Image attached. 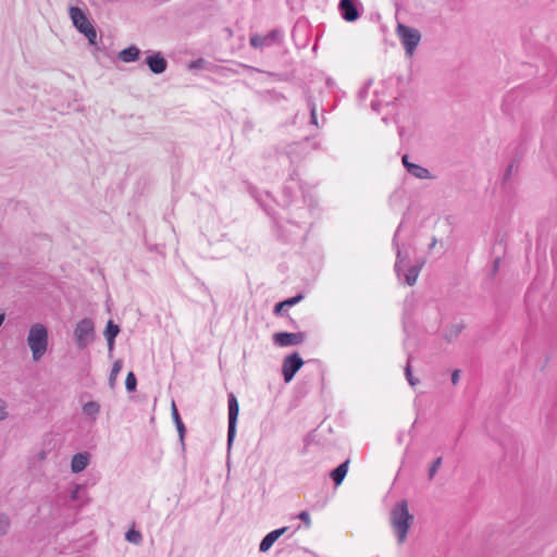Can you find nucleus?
<instances>
[{"mask_svg":"<svg viewBox=\"0 0 557 557\" xmlns=\"http://www.w3.org/2000/svg\"><path fill=\"white\" fill-rule=\"evenodd\" d=\"M147 64L154 74L163 73L166 69V60L160 53H156L147 58Z\"/></svg>","mask_w":557,"mask_h":557,"instance_id":"obj_13","label":"nucleus"},{"mask_svg":"<svg viewBox=\"0 0 557 557\" xmlns=\"http://www.w3.org/2000/svg\"><path fill=\"white\" fill-rule=\"evenodd\" d=\"M297 517L305 523L306 528H310L311 519H310V515L308 511L304 510V511L299 512V515Z\"/></svg>","mask_w":557,"mask_h":557,"instance_id":"obj_29","label":"nucleus"},{"mask_svg":"<svg viewBox=\"0 0 557 557\" xmlns=\"http://www.w3.org/2000/svg\"><path fill=\"white\" fill-rule=\"evenodd\" d=\"M137 380L133 372H128L125 380L126 389L132 392L136 388Z\"/></svg>","mask_w":557,"mask_h":557,"instance_id":"obj_26","label":"nucleus"},{"mask_svg":"<svg viewBox=\"0 0 557 557\" xmlns=\"http://www.w3.org/2000/svg\"><path fill=\"white\" fill-rule=\"evenodd\" d=\"M7 417V406L3 400L0 399V420Z\"/></svg>","mask_w":557,"mask_h":557,"instance_id":"obj_34","label":"nucleus"},{"mask_svg":"<svg viewBox=\"0 0 557 557\" xmlns=\"http://www.w3.org/2000/svg\"><path fill=\"white\" fill-rule=\"evenodd\" d=\"M284 309H285V307H284L283 302H282V301H281V302H277V304L274 306V308H273V313H274L275 315H285Z\"/></svg>","mask_w":557,"mask_h":557,"instance_id":"obj_32","label":"nucleus"},{"mask_svg":"<svg viewBox=\"0 0 557 557\" xmlns=\"http://www.w3.org/2000/svg\"><path fill=\"white\" fill-rule=\"evenodd\" d=\"M459 377H460V371L459 370L453 371V373H451V383L454 385H456L459 382Z\"/></svg>","mask_w":557,"mask_h":557,"instance_id":"obj_35","label":"nucleus"},{"mask_svg":"<svg viewBox=\"0 0 557 557\" xmlns=\"http://www.w3.org/2000/svg\"><path fill=\"white\" fill-rule=\"evenodd\" d=\"M308 104H309V108H310V122L313 125H318L315 106L311 101H309Z\"/></svg>","mask_w":557,"mask_h":557,"instance_id":"obj_30","label":"nucleus"},{"mask_svg":"<svg viewBox=\"0 0 557 557\" xmlns=\"http://www.w3.org/2000/svg\"><path fill=\"white\" fill-rule=\"evenodd\" d=\"M100 411V406L96 401H88L83 406V412L95 420Z\"/></svg>","mask_w":557,"mask_h":557,"instance_id":"obj_21","label":"nucleus"},{"mask_svg":"<svg viewBox=\"0 0 557 557\" xmlns=\"http://www.w3.org/2000/svg\"><path fill=\"white\" fill-rule=\"evenodd\" d=\"M410 359H411V357L408 356L407 364L405 367V375H406V379H407L408 383L411 386H416L419 381L412 375L411 366H410Z\"/></svg>","mask_w":557,"mask_h":557,"instance_id":"obj_24","label":"nucleus"},{"mask_svg":"<svg viewBox=\"0 0 557 557\" xmlns=\"http://www.w3.org/2000/svg\"><path fill=\"white\" fill-rule=\"evenodd\" d=\"M304 361L298 352L287 356L282 363V373L285 382H290L297 371L302 367Z\"/></svg>","mask_w":557,"mask_h":557,"instance_id":"obj_7","label":"nucleus"},{"mask_svg":"<svg viewBox=\"0 0 557 557\" xmlns=\"http://www.w3.org/2000/svg\"><path fill=\"white\" fill-rule=\"evenodd\" d=\"M395 33L405 49L406 55L411 58L421 41L422 36L420 30L403 23H398Z\"/></svg>","mask_w":557,"mask_h":557,"instance_id":"obj_3","label":"nucleus"},{"mask_svg":"<svg viewBox=\"0 0 557 557\" xmlns=\"http://www.w3.org/2000/svg\"><path fill=\"white\" fill-rule=\"evenodd\" d=\"M89 462V454L88 453H78L73 456L71 462V469L73 472L78 473L83 471Z\"/></svg>","mask_w":557,"mask_h":557,"instance_id":"obj_14","label":"nucleus"},{"mask_svg":"<svg viewBox=\"0 0 557 557\" xmlns=\"http://www.w3.org/2000/svg\"><path fill=\"white\" fill-rule=\"evenodd\" d=\"M4 321V313H0V326L2 325Z\"/></svg>","mask_w":557,"mask_h":557,"instance_id":"obj_39","label":"nucleus"},{"mask_svg":"<svg viewBox=\"0 0 557 557\" xmlns=\"http://www.w3.org/2000/svg\"><path fill=\"white\" fill-rule=\"evenodd\" d=\"M442 457H437L429 469V479L432 480L442 465Z\"/></svg>","mask_w":557,"mask_h":557,"instance_id":"obj_27","label":"nucleus"},{"mask_svg":"<svg viewBox=\"0 0 557 557\" xmlns=\"http://www.w3.org/2000/svg\"><path fill=\"white\" fill-rule=\"evenodd\" d=\"M304 298V296L301 294H298L294 297H290V298H287L285 300H283V305L285 308H289V307H293L295 305H297L299 301H301Z\"/></svg>","mask_w":557,"mask_h":557,"instance_id":"obj_28","label":"nucleus"},{"mask_svg":"<svg viewBox=\"0 0 557 557\" xmlns=\"http://www.w3.org/2000/svg\"><path fill=\"white\" fill-rule=\"evenodd\" d=\"M412 522L413 516L409 512L407 500H400L391 511V524L395 531L398 544H403L406 541Z\"/></svg>","mask_w":557,"mask_h":557,"instance_id":"obj_1","label":"nucleus"},{"mask_svg":"<svg viewBox=\"0 0 557 557\" xmlns=\"http://www.w3.org/2000/svg\"><path fill=\"white\" fill-rule=\"evenodd\" d=\"M306 339V333L297 332V333H288V332H278L273 335V343L278 347H288L300 345Z\"/></svg>","mask_w":557,"mask_h":557,"instance_id":"obj_8","label":"nucleus"},{"mask_svg":"<svg viewBox=\"0 0 557 557\" xmlns=\"http://www.w3.org/2000/svg\"><path fill=\"white\" fill-rule=\"evenodd\" d=\"M349 460L344 461L334 470L331 471L330 475L334 481L335 485L338 486L345 479L348 471Z\"/></svg>","mask_w":557,"mask_h":557,"instance_id":"obj_15","label":"nucleus"},{"mask_svg":"<svg viewBox=\"0 0 557 557\" xmlns=\"http://www.w3.org/2000/svg\"><path fill=\"white\" fill-rule=\"evenodd\" d=\"M408 173L411 174L412 176L417 177V178H420V180L433 178L431 172L426 168H424L422 165H419V164H416V163H413L409 168Z\"/></svg>","mask_w":557,"mask_h":557,"instance_id":"obj_16","label":"nucleus"},{"mask_svg":"<svg viewBox=\"0 0 557 557\" xmlns=\"http://www.w3.org/2000/svg\"><path fill=\"white\" fill-rule=\"evenodd\" d=\"M436 245V238H433L431 245H430V248L432 249L434 246Z\"/></svg>","mask_w":557,"mask_h":557,"instance_id":"obj_40","label":"nucleus"},{"mask_svg":"<svg viewBox=\"0 0 557 557\" xmlns=\"http://www.w3.org/2000/svg\"><path fill=\"white\" fill-rule=\"evenodd\" d=\"M338 10L346 22H355L360 17L357 0H339Z\"/></svg>","mask_w":557,"mask_h":557,"instance_id":"obj_10","label":"nucleus"},{"mask_svg":"<svg viewBox=\"0 0 557 557\" xmlns=\"http://www.w3.org/2000/svg\"><path fill=\"white\" fill-rule=\"evenodd\" d=\"M421 268H422V264H419V265H412L407 270V272L405 274V282L407 283V285L413 286L417 283Z\"/></svg>","mask_w":557,"mask_h":557,"instance_id":"obj_18","label":"nucleus"},{"mask_svg":"<svg viewBox=\"0 0 557 557\" xmlns=\"http://www.w3.org/2000/svg\"><path fill=\"white\" fill-rule=\"evenodd\" d=\"M27 344L32 351L33 359L38 361L47 351L48 331L41 323H35L30 326L27 336Z\"/></svg>","mask_w":557,"mask_h":557,"instance_id":"obj_2","label":"nucleus"},{"mask_svg":"<svg viewBox=\"0 0 557 557\" xmlns=\"http://www.w3.org/2000/svg\"><path fill=\"white\" fill-rule=\"evenodd\" d=\"M172 417L175 422L176 429L180 433V437L183 440L184 434H185V425L182 422V419L180 417L178 410H177L174 401H172Z\"/></svg>","mask_w":557,"mask_h":557,"instance_id":"obj_20","label":"nucleus"},{"mask_svg":"<svg viewBox=\"0 0 557 557\" xmlns=\"http://www.w3.org/2000/svg\"><path fill=\"white\" fill-rule=\"evenodd\" d=\"M513 171H515V164H513V163H511V164H509V165L507 166V169H506V172H505V174H504V181L509 180V178H510V176L512 175Z\"/></svg>","mask_w":557,"mask_h":557,"instance_id":"obj_33","label":"nucleus"},{"mask_svg":"<svg viewBox=\"0 0 557 557\" xmlns=\"http://www.w3.org/2000/svg\"><path fill=\"white\" fill-rule=\"evenodd\" d=\"M283 39V33L280 29H272L265 34L253 33L250 35V46L259 51L280 45Z\"/></svg>","mask_w":557,"mask_h":557,"instance_id":"obj_4","label":"nucleus"},{"mask_svg":"<svg viewBox=\"0 0 557 557\" xmlns=\"http://www.w3.org/2000/svg\"><path fill=\"white\" fill-rule=\"evenodd\" d=\"M125 537L128 542L134 544H139L143 540L141 533L135 529L128 530Z\"/></svg>","mask_w":557,"mask_h":557,"instance_id":"obj_25","label":"nucleus"},{"mask_svg":"<svg viewBox=\"0 0 557 557\" xmlns=\"http://www.w3.org/2000/svg\"><path fill=\"white\" fill-rule=\"evenodd\" d=\"M400 228H401V224L398 226V228L393 237V245L396 248L395 272L398 277L400 276L401 271H403V263H405V261L409 259L408 249L404 246H399V244L397 243V237H398Z\"/></svg>","mask_w":557,"mask_h":557,"instance_id":"obj_11","label":"nucleus"},{"mask_svg":"<svg viewBox=\"0 0 557 557\" xmlns=\"http://www.w3.org/2000/svg\"><path fill=\"white\" fill-rule=\"evenodd\" d=\"M462 330L463 325L461 323L453 324L445 331L444 337L448 343H451L460 335Z\"/></svg>","mask_w":557,"mask_h":557,"instance_id":"obj_19","label":"nucleus"},{"mask_svg":"<svg viewBox=\"0 0 557 557\" xmlns=\"http://www.w3.org/2000/svg\"><path fill=\"white\" fill-rule=\"evenodd\" d=\"M371 107L374 111H377L379 110V103L377 102H372L371 103Z\"/></svg>","mask_w":557,"mask_h":557,"instance_id":"obj_37","label":"nucleus"},{"mask_svg":"<svg viewBox=\"0 0 557 557\" xmlns=\"http://www.w3.org/2000/svg\"><path fill=\"white\" fill-rule=\"evenodd\" d=\"M74 335L81 348L86 347L94 336V323L89 319L79 321L75 327Z\"/></svg>","mask_w":557,"mask_h":557,"instance_id":"obj_6","label":"nucleus"},{"mask_svg":"<svg viewBox=\"0 0 557 557\" xmlns=\"http://www.w3.org/2000/svg\"><path fill=\"white\" fill-rule=\"evenodd\" d=\"M123 368V363L121 360H117L113 363L112 366V370H111V373H110V377H109V381H110V384L111 386H113L119 373L121 372Z\"/></svg>","mask_w":557,"mask_h":557,"instance_id":"obj_23","label":"nucleus"},{"mask_svg":"<svg viewBox=\"0 0 557 557\" xmlns=\"http://www.w3.org/2000/svg\"><path fill=\"white\" fill-rule=\"evenodd\" d=\"M239 413V407L237 399L234 395H230L228 398V434H227V441L228 445L232 444L233 438L235 436L236 432V421Z\"/></svg>","mask_w":557,"mask_h":557,"instance_id":"obj_9","label":"nucleus"},{"mask_svg":"<svg viewBox=\"0 0 557 557\" xmlns=\"http://www.w3.org/2000/svg\"><path fill=\"white\" fill-rule=\"evenodd\" d=\"M401 162L407 171L413 164L412 162L409 161V157L407 154L403 156Z\"/></svg>","mask_w":557,"mask_h":557,"instance_id":"obj_36","label":"nucleus"},{"mask_svg":"<svg viewBox=\"0 0 557 557\" xmlns=\"http://www.w3.org/2000/svg\"><path fill=\"white\" fill-rule=\"evenodd\" d=\"M245 69H246V70H249V71H253V72H257V71H258L257 69L251 67V66H248V65H245Z\"/></svg>","mask_w":557,"mask_h":557,"instance_id":"obj_38","label":"nucleus"},{"mask_svg":"<svg viewBox=\"0 0 557 557\" xmlns=\"http://www.w3.org/2000/svg\"><path fill=\"white\" fill-rule=\"evenodd\" d=\"M70 16L74 26L88 38V41L91 45H95L97 33L92 24L87 18L86 14L79 8L72 7L70 9Z\"/></svg>","mask_w":557,"mask_h":557,"instance_id":"obj_5","label":"nucleus"},{"mask_svg":"<svg viewBox=\"0 0 557 557\" xmlns=\"http://www.w3.org/2000/svg\"><path fill=\"white\" fill-rule=\"evenodd\" d=\"M120 329L117 325H115L112 321H109L107 324V329L104 331V335L107 337V341L109 343V346L111 347L113 344V341L115 336L119 334Z\"/></svg>","mask_w":557,"mask_h":557,"instance_id":"obj_22","label":"nucleus"},{"mask_svg":"<svg viewBox=\"0 0 557 557\" xmlns=\"http://www.w3.org/2000/svg\"><path fill=\"white\" fill-rule=\"evenodd\" d=\"M9 528V520L4 516H0V535L4 534Z\"/></svg>","mask_w":557,"mask_h":557,"instance_id":"obj_31","label":"nucleus"},{"mask_svg":"<svg viewBox=\"0 0 557 557\" xmlns=\"http://www.w3.org/2000/svg\"><path fill=\"white\" fill-rule=\"evenodd\" d=\"M139 49L135 46L128 47L124 50H122L119 54V58L123 62H133L136 61L139 58Z\"/></svg>","mask_w":557,"mask_h":557,"instance_id":"obj_17","label":"nucleus"},{"mask_svg":"<svg viewBox=\"0 0 557 557\" xmlns=\"http://www.w3.org/2000/svg\"><path fill=\"white\" fill-rule=\"evenodd\" d=\"M287 531V527L276 529L270 533H268L260 543L259 549L260 552H267L271 548L274 542L283 535Z\"/></svg>","mask_w":557,"mask_h":557,"instance_id":"obj_12","label":"nucleus"}]
</instances>
